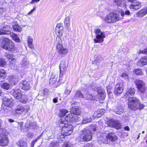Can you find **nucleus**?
<instances>
[{"label": "nucleus", "mask_w": 147, "mask_h": 147, "mask_svg": "<svg viewBox=\"0 0 147 147\" xmlns=\"http://www.w3.org/2000/svg\"><path fill=\"white\" fill-rule=\"evenodd\" d=\"M2 47L9 51H13L15 49L13 43L7 38H3Z\"/></svg>", "instance_id": "7"}, {"label": "nucleus", "mask_w": 147, "mask_h": 147, "mask_svg": "<svg viewBox=\"0 0 147 147\" xmlns=\"http://www.w3.org/2000/svg\"><path fill=\"white\" fill-rule=\"evenodd\" d=\"M62 147H73V146L69 144L67 142L64 143Z\"/></svg>", "instance_id": "54"}, {"label": "nucleus", "mask_w": 147, "mask_h": 147, "mask_svg": "<svg viewBox=\"0 0 147 147\" xmlns=\"http://www.w3.org/2000/svg\"><path fill=\"white\" fill-rule=\"evenodd\" d=\"M18 123L19 124L20 129H22L23 127V122H21L20 123L18 122Z\"/></svg>", "instance_id": "63"}, {"label": "nucleus", "mask_w": 147, "mask_h": 147, "mask_svg": "<svg viewBox=\"0 0 147 147\" xmlns=\"http://www.w3.org/2000/svg\"><path fill=\"white\" fill-rule=\"evenodd\" d=\"M70 112V113L67 114L65 117V120L71 122L77 121L78 120L77 115H80L81 113L80 110L78 107H74L71 109Z\"/></svg>", "instance_id": "1"}, {"label": "nucleus", "mask_w": 147, "mask_h": 147, "mask_svg": "<svg viewBox=\"0 0 147 147\" xmlns=\"http://www.w3.org/2000/svg\"><path fill=\"white\" fill-rule=\"evenodd\" d=\"M86 99L87 100H94L95 98V96H92L91 94H87L85 96Z\"/></svg>", "instance_id": "46"}, {"label": "nucleus", "mask_w": 147, "mask_h": 147, "mask_svg": "<svg viewBox=\"0 0 147 147\" xmlns=\"http://www.w3.org/2000/svg\"><path fill=\"white\" fill-rule=\"evenodd\" d=\"M58 99L57 98H54L53 100V101L54 103H56L57 102Z\"/></svg>", "instance_id": "62"}, {"label": "nucleus", "mask_w": 147, "mask_h": 147, "mask_svg": "<svg viewBox=\"0 0 147 147\" xmlns=\"http://www.w3.org/2000/svg\"><path fill=\"white\" fill-rule=\"evenodd\" d=\"M130 13L129 11L128 10H126L125 11H122L121 12V17L122 18L125 15H130Z\"/></svg>", "instance_id": "45"}, {"label": "nucleus", "mask_w": 147, "mask_h": 147, "mask_svg": "<svg viewBox=\"0 0 147 147\" xmlns=\"http://www.w3.org/2000/svg\"><path fill=\"white\" fill-rule=\"evenodd\" d=\"M96 59L94 60L93 61V64H95L98 66L100 65V58L98 57L97 56H96L95 57Z\"/></svg>", "instance_id": "40"}, {"label": "nucleus", "mask_w": 147, "mask_h": 147, "mask_svg": "<svg viewBox=\"0 0 147 147\" xmlns=\"http://www.w3.org/2000/svg\"><path fill=\"white\" fill-rule=\"evenodd\" d=\"M18 146L20 147H28L26 142L22 140H20L18 143Z\"/></svg>", "instance_id": "38"}, {"label": "nucleus", "mask_w": 147, "mask_h": 147, "mask_svg": "<svg viewBox=\"0 0 147 147\" xmlns=\"http://www.w3.org/2000/svg\"><path fill=\"white\" fill-rule=\"evenodd\" d=\"M29 109L28 106L23 107L22 106H18L15 109V112L18 114H21L23 112L27 113Z\"/></svg>", "instance_id": "12"}, {"label": "nucleus", "mask_w": 147, "mask_h": 147, "mask_svg": "<svg viewBox=\"0 0 147 147\" xmlns=\"http://www.w3.org/2000/svg\"><path fill=\"white\" fill-rule=\"evenodd\" d=\"M63 28L60 24H58L57 25L55 29L56 34L58 36H62L63 33Z\"/></svg>", "instance_id": "16"}, {"label": "nucleus", "mask_w": 147, "mask_h": 147, "mask_svg": "<svg viewBox=\"0 0 147 147\" xmlns=\"http://www.w3.org/2000/svg\"><path fill=\"white\" fill-rule=\"evenodd\" d=\"M91 88L96 91L98 94H104L105 92L104 90L102 89L100 87H99L98 86L96 85H93L91 86Z\"/></svg>", "instance_id": "19"}, {"label": "nucleus", "mask_w": 147, "mask_h": 147, "mask_svg": "<svg viewBox=\"0 0 147 147\" xmlns=\"http://www.w3.org/2000/svg\"><path fill=\"white\" fill-rule=\"evenodd\" d=\"M113 1L116 5L120 6L121 5V0H113Z\"/></svg>", "instance_id": "53"}, {"label": "nucleus", "mask_w": 147, "mask_h": 147, "mask_svg": "<svg viewBox=\"0 0 147 147\" xmlns=\"http://www.w3.org/2000/svg\"><path fill=\"white\" fill-rule=\"evenodd\" d=\"M30 63L28 59L26 57H24L21 62V66L24 68L28 67Z\"/></svg>", "instance_id": "27"}, {"label": "nucleus", "mask_w": 147, "mask_h": 147, "mask_svg": "<svg viewBox=\"0 0 147 147\" xmlns=\"http://www.w3.org/2000/svg\"><path fill=\"white\" fill-rule=\"evenodd\" d=\"M19 86L21 88L26 91L29 90L31 88L29 84L26 81H21Z\"/></svg>", "instance_id": "15"}, {"label": "nucleus", "mask_w": 147, "mask_h": 147, "mask_svg": "<svg viewBox=\"0 0 147 147\" xmlns=\"http://www.w3.org/2000/svg\"><path fill=\"white\" fill-rule=\"evenodd\" d=\"M105 111V110L101 109L95 111L93 115V116L94 117H100L102 115L104 114Z\"/></svg>", "instance_id": "30"}, {"label": "nucleus", "mask_w": 147, "mask_h": 147, "mask_svg": "<svg viewBox=\"0 0 147 147\" xmlns=\"http://www.w3.org/2000/svg\"><path fill=\"white\" fill-rule=\"evenodd\" d=\"M12 28L14 31L18 32H20L22 30L21 28L18 24L16 23H15L14 25L13 26Z\"/></svg>", "instance_id": "37"}, {"label": "nucleus", "mask_w": 147, "mask_h": 147, "mask_svg": "<svg viewBox=\"0 0 147 147\" xmlns=\"http://www.w3.org/2000/svg\"><path fill=\"white\" fill-rule=\"evenodd\" d=\"M56 48L58 53L61 55H65L69 51L68 49L64 48L63 45L58 47Z\"/></svg>", "instance_id": "17"}, {"label": "nucleus", "mask_w": 147, "mask_h": 147, "mask_svg": "<svg viewBox=\"0 0 147 147\" xmlns=\"http://www.w3.org/2000/svg\"><path fill=\"white\" fill-rule=\"evenodd\" d=\"M94 32L96 34V38L94 39V42L95 43L102 42L106 37L105 32H102L99 28L95 29Z\"/></svg>", "instance_id": "6"}, {"label": "nucleus", "mask_w": 147, "mask_h": 147, "mask_svg": "<svg viewBox=\"0 0 147 147\" xmlns=\"http://www.w3.org/2000/svg\"><path fill=\"white\" fill-rule=\"evenodd\" d=\"M71 91V89L68 88L67 87L65 89V90L64 92V94L67 95H69L70 94Z\"/></svg>", "instance_id": "49"}, {"label": "nucleus", "mask_w": 147, "mask_h": 147, "mask_svg": "<svg viewBox=\"0 0 147 147\" xmlns=\"http://www.w3.org/2000/svg\"><path fill=\"white\" fill-rule=\"evenodd\" d=\"M0 86L3 89L8 90L10 88L11 85L8 83L4 82L1 83Z\"/></svg>", "instance_id": "33"}, {"label": "nucleus", "mask_w": 147, "mask_h": 147, "mask_svg": "<svg viewBox=\"0 0 147 147\" xmlns=\"http://www.w3.org/2000/svg\"><path fill=\"white\" fill-rule=\"evenodd\" d=\"M60 126L62 127L61 134L59 136L60 138H63L65 136L69 135L72 133L73 127L71 125L61 121L60 122Z\"/></svg>", "instance_id": "3"}, {"label": "nucleus", "mask_w": 147, "mask_h": 147, "mask_svg": "<svg viewBox=\"0 0 147 147\" xmlns=\"http://www.w3.org/2000/svg\"><path fill=\"white\" fill-rule=\"evenodd\" d=\"M106 139H107L109 142L110 141L113 142L117 140L118 138L115 134L112 133L108 134L106 136Z\"/></svg>", "instance_id": "23"}, {"label": "nucleus", "mask_w": 147, "mask_h": 147, "mask_svg": "<svg viewBox=\"0 0 147 147\" xmlns=\"http://www.w3.org/2000/svg\"><path fill=\"white\" fill-rule=\"evenodd\" d=\"M47 136L49 137H51L54 133V129L50 128L49 129H47Z\"/></svg>", "instance_id": "42"}, {"label": "nucleus", "mask_w": 147, "mask_h": 147, "mask_svg": "<svg viewBox=\"0 0 147 147\" xmlns=\"http://www.w3.org/2000/svg\"><path fill=\"white\" fill-rule=\"evenodd\" d=\"M137 64L140 66L147 64V56H144L142 57L138 62Z\"/></svg>", "instance_id": "24"}, {"label": "nucleus", "mask_w": 147, "mask_h": 147, "mask_svg": "<svg viewBox=\"0 0 147 147\" xmlns=\"http://www.w3.org/2000/svg\"><path fill=\"white\" fill-rule=\"evenodd\" d=\"M107 122L108 125L109 126L113 127L117 129L121 128V125L117 120L111 119L109 120Z\"/></svg>", "instance_id": "11"}, {"label": "nucleus", "mask_w": 147, "mask_h": 147, "mask_svg": "<svg viewBox=\"0 0 147 147\" xmlns=\"http://www.w3.org/2000/svg\"><path fill=\"white\" fill-rule=\"evenodd\" d=\"M135 89L133 88H127V90L126 92V93L125 96L127 98H128V102H129V100L130 98H134V97H131L133 96L135 94Z\"/></svg>", "instance_id": "14"}, {"label": "nucleus", "mask_w": 147, "mask_h": 147, "mask_svg": "<svg viewBox=\"0 0 147 147\" xmlns=\"http://www.w3.org/2000/svg\"><path fill=\"white\" fill-rule=\"evenodd\" d=\"M123 84L122 83H118L114 88V93L115 95H119L123 91Z\"/></svg>", "instance_id": "13"}, {"label": "nucleus", "mask_w": 147, "mask_h": 147, "mask_svg": "<svg viewBox=\"0 0 147 147\" xmlns=\"http://www.w3.org/2000/svg\"><path fill=\"white\" fill-rule=\"evenodd\" d=\"M74 97L75 98H84V97L80 91H78L76 92Z\"/></svg>", "instance_id": "43"}, {"label": "nucleus", "mask_w": 147, "mask_h": 147, "mask_svg": "<svg viewBox=\"0 0 147 147\" xmlns=\"http://www.w3.org/2000/svg\"><path fill=\"white\" fill-rule=\"evenodd\" d=\"M13 95L16 99L20 98L22 97L21 90L19 89L15 90L13 92Z\"/></svg>", "instance_id": "28"}, {"label": "nucleus", "mask_w": 147, "mask_h": 147, "mask_svg": "<svg viewBox=\"0 0 147 147\" xmlns=\"http://www.w3.org/2000/svg\"><path fill=\"white\" fill-rule=\"evenodd\" d=\"M84 147H94V146L92 144H89L84 146Z\"/></svg>", "instance_id": "61"}, {"label": "nucleus", "mask_w": 147, "mask_h": 147, "mask_svg": "<svg viewBox=\"0 0 147 147\" xmlns=\"http://www.w3.org/2000/svg\"><path fill=\"white\" fill-rule=\"evenodd\" d=\"M147 13V7L141 9L138 11L136 14L138 16L142 17L145 15Z\"/></svg>", "instance_id": "32"}, {"label": "nucleus", "mask_w": 147, "mask_h": 147, "mask_svg": "<svg viewBox=\"0 0 147 147\" xmlns=\"http://www.w3.org/2000/svg\"><path fill=\"white\" fill-rule=\"evenodd\" d=\"M114 111L117 114L120 115L123 112V107L121 105L117 106L116 108L114 109Z\"/></svg>", "instance_id": "29"}, {"label": "nucleus", "mask_w": 147, "mask_h": 147, "mask_svg": "<svg viewBox=\"0 0 147 147\" xmlns=\"http://www.w3.org/2000/svg\"><path fill=\"white\" fill-rule=\"evenodd\" d=\"M40 0H32L30 2L31 4H34L38 2Z\"/></svg>", "instance_id": "59"}, {"label": "nucleus", "mask_w": 147, "mask_h": 147, "mask_svg": "<svg viewBox=\"0 0 147 147\" xmlns=\"http://www.w3.org/2000/svg\"><path fill=\"white\" fill-rule=\"evenodd\" d=\"M11 28L8 25H6L2 29L0 30V35H4L9 34Z\"/></svg>", "instance_id": "20"}, {"label": "nucleus", "mask_w": 147, "mask_h": 147, "mask_svg": "<svg viewBox=\"0 0 147 147\" xmlns=\"http://www.w3.org/2000/svg\"><path fill=\"white\" fill-rule=\"evenodd\" d=\"M28 101V100L27 97L25 96L22 98L20 100V102L24 103H26Z\"/></svg>", "instance_id": "52"}, {"label": "nucleus", "mask_w": 147, "mask_h": 147, "mask_svg": "<svg viewBox=\"0 0 147 147\" xmlns=\"http://www.w3.org/2000/svg\"><path fill=\"white\" fill-rule=\"evenodd\" d=\"M6 61L3 59L0 58V66H4L6 64Z\"/></svg>", "instance_id": "51"}, {"label": "nucleus", "mask_w": 147, "mask_h": 147, "mask_svg": "<svg viewBox=\"0 0 147 147\" xmlns=\"http://www.w3.org/2000/svg\"><path fill=\"white\" fill-rule=\"evenodd\" d=\"M139 53L147 55V48L142 50L140 51H139Z\"/></svg>", "instance_id": "56"}, {"label": "nucleus", "mask_w": 147, "mask_h": 147, "mask_svg": "<svg viewBox=\"0 0 147 147\" xmlns=\"http://www.w3.org/2000/svg\"><path fill=\"white\" fill-rule=\"evenodd\" d=\"M10 36L12 37L13 39L16 42H20V40L18 36L13 32H11L10 33Z\"/></svg>", "instance_id": "34"}, {"label": "nucleus", "mask_w": 147, "mask_h": 147, "mask_svg": "<svg viewBox=\"0 0 147 147\" xmlns=\"http://www.w3.org/2000/svg\"><path fill=\"white\" fill-rule=\"evenodd\" d=\"M121 76L122 77L125 78H126L127 77L128 75L125 73H124L121 74Z\"/></svg>", "instance_id": "58"}, {"label": "nucleus", "mask_w": 147, "mask_h": 147, "mask_svg": "<svg viewBox=\"0 0 147 147\" xmlns=\"http://www.w3.org/2000/svg\"><path fill=\"white\" fill-rule=\"evenodd\" d=\"M92 134L89 129H84L80 132L79 137L81 141H88L92 138Z\"/></svg>", "instance_id": "5"}, {"label": "nucleus", "mask_w": 147, "mask_h": 147, "mask_svg": "<svg viewBox=\"0 0 147 147\" xmlns=\"http://www.w3.org/2000/svg\"><path fill=\"white\" fill-rule=\"evenodd\" d=\"M61 36H58L57 37L54 42V44L56 45V48L58 47L61 46L62 45V42L61 37Z\"/></svg>", "instance_id": "31"}, {"label": "nucleus", "mask_w": 147, "mask_h": 147, "mask_svg": "<svg viewBox=\"0 0 147 147\" xmlns=\"http://www.w3.org/2000/svg\"><path fill=\"white\" fill-rule=\"evenodd\" d=\"M134 72L136 75H142L143 74L142 70L139 69H137L135 70Z\"/></svg>", "instance_id": "48"}, {"label": "nucleus", "mask_w": 147, "mask_h": 147, "mask_svg": "<svg viewBox=\"0 0 147 147\" xmlns=\"http://www.w3.org/2000/svg\"><path fill=\"white\" fill-rule=\"evenodd\" d=\"M13 99H8L6 97H4L3 99V103L2 105V109L8 110L9 108H11L13 105Z\"/></svg>", "instance_id": "9"}, {"label": "nucleus", "mask_w": 147, "mask_h": 147, "mask_svg": "<svg viewBox=\"0 0 147 147\" xmlns=\"http://www.w3.org/2000/svg\"><path fill=\"white\" fill-rule=\"evenodd\" d=\"M27 41L28 47L31 49L33 48L34 46L32 43V38L31 37H28L27 38Z\"/></svg>", "instance_id": "36"}, {"label": "nucleus", "mask_w": 147, "mask_h": 147, "mask_svg": "<svg viewBox=\"0 0 147 147\" xmlns=\"http://www.w3.org/2000/svg\"><path fill=\"white\" fill-rule=\"evenodd\" d=\"M128 104V108L130 110L133 111L141 109L144 107V105L140 104V101L136 98H130Z\"/></svg>", "instance_id": "2"}, {"label": "nucleus", "mask_w": 147, "mask_h": 147, "mask_svg": "<svg viewBox=\"0 0 147 147\" xmlns=\"http://www.w3.org/2000/svg\"><path fill=\"white\" fill-rule=\"evenodd\" d=\"M48 91V90L47 89L40 91L38 95L37 96V99L39 100H43L44 98V96L47 94Z\"/></svg>", "instance_id": "22"}, {"label": "nucleus", "mask_w": 147, "mask_h": 147, "mask_svg": "<svg viewBox=\"0 0 147 147\" xmlns=\"http://www.w3.org/2000/svg\"><path fill=\"white\" fill-rule=\"evenodd\" d=\"M6 72L3 69L0 70V77L2 78H4L5 77Z\"/></svg>", "instance_id": "47"}, {"label": "nucleus", "mask_w": 147, "mask_h": 147, "mask_svg": "<svg viewBox=\"0 0 147 147\" xmlns=\"http://www.w3.org/2000/svg\"><path fill=\"white\" fill-rule=\"evenodd\" d=\"M29 125L30 128L33 129L35 128L36 126V123L35 122H32L29 124Z\"/></svg>", "instance_id": "50"}, {"label": "nucleus", "mask_w": 147, "mask_h": 147, "mask_svg": "<svg viewBox=\"0 0 147 147\" xmlns=\"http://www.w3.org/2000/svg\"><path fill=\"white\" fill-rule=\"evenodd\" d=\"M66 68V64L65 62L64 61H62L61 62L59 65V69L60 70V73L59 77H61V75L62 76L63 74L64 73V72Z\"/></svg>", "instance_id": "21"}, {"label": "nucleus", "mask_w": 147, "mask_h": 147, "mask_svg": "<svg viewBox=\"0 0 147 147\" xmlns=\"http://www.w3.org/2000/svg\"><path fill=\"white\" fill-rule=\"evenodd\" d=\"M35 9H36V8L35 7H34L33 9H32L30 12H29L28 13V15H30L32 14V13H33V11L35 10Z\"/></svg>", "instance_id": "60"}, {"label": "nucleus", "mask_w": 147, "mask_h": 147, "mask_svg": "<svg viewBox=\"0 0 147 147\" xmlns=\"http://www.w3.org/2000/svg\"><path fill=\"white\" fill-rule=\"evenodd\" d=\"M25 130L26 131H28L29 128H30V127L29 124H28V123H26L25 125Z\"/></svg>", "instance_id": "57"}, {"label": "nucleus", "mask_w": 147, "mask_h": 147, "mask_svg": "<svg viewBox=\"0 0 147 147\" xmlns=\"http://www.w3.org/2000/svg\"><path fill=\"white\" fill-rule=\"evenodd\" d=\"M91 119L90 116H84L83 118L82 124H85L91 122Z\"/></svg>", "instance_id": "35"}, {"label": "nucleus", "mask_w": 147, "mask_h": 147, "mask_svg": "<svg viewBox=\"0 0 147 147\" xmlns=\"http://www.w3.org/2000/svg\"><path fill=\"white\" fill-rule=\"evenodd\" d=\"M70 16L67 17L64 20L65 24L67 27H69L70 26Z\"/></svg>", "instance_id": "39"}, {"label": "nucleus", "mask_w": 147, "mask_h": 147, "mask_svg": "<svg viewBox=\"0 0 147 147\" xmlns=\"http://www.w3.org/2000/svg\"><path fill=\"white\" fill-rule=\"evenodd\" d=\"M5 56L8 59L9 62H11L12 63H13L16 61L15 56L12 54L6 53Z\"/></svg>", "instance_id": "25"}, {"label": "nucleus", "mask_w": 147, "mask_h": 147, "mask_svg": "<svg viewBox=\"0 0 147 147\" xmlns=\"http://www.w3.org/2000/svg\"><path fill=\"white\" fill-rule=\"evenodd\" d=\"M58 77V74L55 71L52 72V74L49 80V83L50 84H53L56 82L57 78Z\"/></svg>", "instance_id": "18"}, {"label": "nucleus", "mask_w": 147, "mask_h": 147, "mask_svg": "<svg viewBox=\"0 0 147 147\" xmlns=\"http://www.w3.org/2000/svg\"><path fill=\"white\" fill-rule=\"evenodd\" d=\"M121 19L122 18L119 14L111 12L106 16L105 20L107 23H115Z\"/></svg>", "instance_id": "4"}, {"label": "nucleus", "mask_w": 147, "mask_h": 147, "mask_svg": "<svg viewBox=\"0 0 147 147\" xmlns=\"http://www.w3.org/2000/svg\"><path fill=\"white\" fill-rule=\"evenodd\" d=\"M9 143V139L6 134L3 133L0 134V146H5Z\"/></svg>", "instance_id": "10"}, {"label": "nucleus", "mask_w": 147, "mask_h": 147, "mask_svg": "<svg viewBox=\"0 0 147 147\" xmlns=\"http://www.w3.org/2000/svg\"><path fill=\"white\" fill-rule=\"evenodd\" d=\"M68 112L67 111L64 109H62L60 110V116L61 117H62L64 116L66 113Z\"/></svg>", "instance_id": "44"}, {"label": "nucleus", "mask_w": 147, "mask_h": 147, "mask_svg": "<svg viewBox=\"0 0 147 147\" xmlns=\"http://www.w3.org/2000/svg\"><path fill=\"white\" fill-rule=\"evenodd\" d=\"M135 83L137 88L141 93L144 94L146 92L147 87L143 81L140 80L136 79Z\"/></svg>", "instance_id": "8"}, {"label": "nucleus", "mask_w": 147, "mask_h": 147, "mask_svg": "<svg viewBox=\"0 0 147 147\" xmlns=\"http://www.w3.org/2000/svg\"><path fill=\"white\" fill-rule=\"evenodd\" d=\"M99 143H100L101 142H100V140H99ZM101 142L102 143H105V144H109V141L108 140H107V139H102L101 140Z\"/></svg>", "instance_id": "55"}, {"label": "nucleus", "mask_w": 147, "mask_h": 147, "mask_svg": "<svg viewBox=\"0 0 147 147\" xmlns=\"http://www.w3.org/2000/svg\"><path fill=\"white\" fill-rule=\"evenodd\" d=\"M141 7V3L137 1L133 2L132 4L129 5V7L130 9H133L135 10H137L140 8Z\"/></svg>", "instance_id": "26"}, {"label": "nucleus", "mask_w": 147, "mask_h": 147, "mask_svg": "<svg viewBox=\"0 0 147 147\" xmlns=\"http://www.w3.org/2000/svg\"><path fill=\"white\" fill-rule=\"evenodd\" d=\"M124 129L127 131L129 130L130 129L129 127L128 126H126L124 127Z\"/></svg>", "instance_id": "64"}, {"label": "nucleus", "mask_w": 147, "mask_h": 147, "mask_svg": "<svg viewBox=\"0 0 147 147\" xmlns=\"http://www.w3.org/2000/svg\"><path fill=\"white\" fill-rule=\"evenodd\" d=\"M59 142L57 141H53L50 144L49 147H59Z\"/></svg>", "instance_id": "41"}]
</instances>
